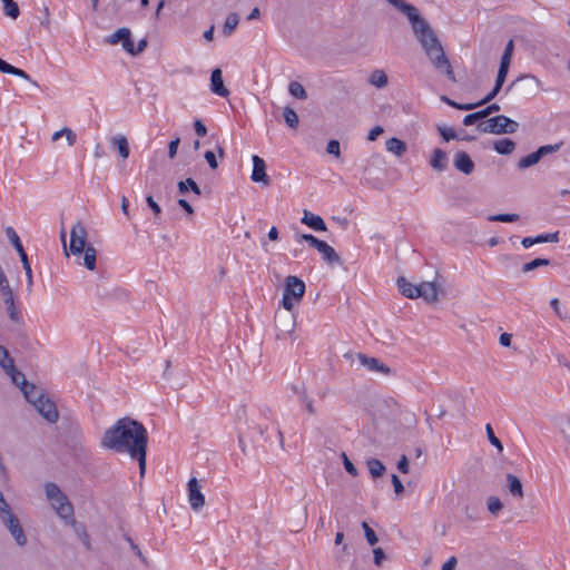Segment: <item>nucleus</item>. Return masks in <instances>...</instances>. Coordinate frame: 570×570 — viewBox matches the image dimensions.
Returning a JSON list of instances; mask_svg holds the SVG:
<instances>
[{
	"label": "nucleus",
	"instance_id": "obj_11",
	"mask_svg": "<svg viewBox=\"0 0 570 570\" xmlns=\"http://www.w3.org/2000/svg\"><path fill=\"white\" fill-rule=\"evenodd\" d=\"M35 407L39 412L41 416H43L48 422L56 423L59 419V413L56 407V404L47 399L45 395H39L35 400Z\"/></svg>",
	"mask_w": 570,
	"mask_h": 570
},
{
	"label": "nucleus",
	"instance_id": "obj_42",
	"mask_svg": "<svg viewBox=\"0 0 570 570\" xmlns=\"http://www.w3.org/2000/svg\"><path fill=\"white\" fill-rule=\"evenodd\" d=\"M487 508L490 513L497 514L500 510H502L503 504L498 497L491 495L487 500Z\"/></svg>",
	"mask_w": 570,
	"mask_h": 570
},
{
	"label": "nucleus",
	"instance_id": "obj_25",
	"mask_svg": "<svg viewBox=\"0 0 570 570\" xmlns=\"http://www.w3.org/2000/svg\"><path fill=\"white\" fill-rule=\"evenodd\" d=\"M110 142L117 149L121 158L127 159L129 157V145L124 135L112 137Z\"/></svg>",
	"mask_w": 570,
	"mask_h": 570
},
{
	"label": "nucleus",
	"instance_id": "obj_47",
	"mask_svg": "<svg viewBox=\"0 0 570 570\" xmlns=\"http://www.w3.org/2000/svg\"><path fill=\"white\" fill-rule=\"evenodd\" d=\"M438 130L441 135V137L445 140V141H450L452 139H458V136L454 132V130L450 127H446V126H438Z\"/></svg>",
	"mask_w": 570,
	"mask_h": 570
},
{
	"label": "nucleus",
	"instance_id": "obj_63",
	"mask_svg": "<svg viewBox=\"0 0 570 570\" xmlns=\"http://www.w3.org/2000/svg\"><path fill=\"white\" fill-rule=\"evenodd\" d=\"M146 202L155 215H159L161 213L160 206L154 200L151 196H147Z\"/></svg>",
	"mask_w": 570,
	"mask_h": 570
},
{
	"label": "nucleus",
	"instance_id": "obj_13",
	"mask_svg": "<svg viewBox=\"0 0 570 570\" xmlns=\"http://www.w3.org/2000/svg\"><path fill=\"white\" fill-rule=\"evenodd\" d=\"M188 501L194 511H199L205 504V497L196 478L188 481Z\"/></svg>",
	"mask_w": 570,
	"mask_h": 570
},
{
	"label": "nucleus",
	"instance_id": "obj_29",
	"mask_svg": "<svg viewBox=\"0 0 570 570\" xmlns=\"http://www.w3.org/2000/svg\"><path fill=\"white\" fill-rule=\"evenodd\" d=\"M83 265L89 269L94 271L96 268V256L97 252L92 245H88L83 249Z\"/></svg>",
	"mask_w": 570,
	"mask_h": 570
},
{
	"label": "nucleus",
	"instance_id": "obj_54",
	"mask_svg": "<svg viewBox=\"0 0 570 570\" xmlns=\"http://www.w3.org/2000/svg\"><path fill=\"white\" fill-rule=\"evenodd\" d=\"M179 142H180V138L179 137H176L175 139H173L169 142V145H168V157L170 159L176 157Z\"/></svg>",
	"mask_w": 570,
	"mask_h": 570
},
{
	"label": "nucleus",
	"instance_id": "obj_44",
	"mask_svg": "<svg viewBox=\"0 0 570 570\" xmlns=\"http://www.w3.org/2000/svg\"><path fill=\"white\" fill-rule=\"evenodd\" d=\"M487 436L489 442L498 449L499 452L503 451L501 441L494 435L493 429L490 424L485 425Z\"/></svg>",
	"mask_w": 570,
	"mask_h": 570
},
{
	"label": "nucleus",
	"instance_id": "obj_8",
	"mask_svg": "<svg viewBox=\"0 0 570 570\" xmlns=\"http://www.w3.org/2000/svg\"><path fill=\"white\" fill-rule=\"evenodd\" d=\"M344 358L350 361L351 365H355L356 361L361 366L366 367L368 371L372 372H381L385 375L390 374V367L383 363H381L375 357H370L363 353H352L347 352L344 354Z\"/></svg>",
	"mask_w": 570,
	"mask_h": 570
},
{
	"label": "nucleus",
	"instance_id": "obj_24",
	"mask_svg": "<svg viewBox=\"0 0 570 570\" xmlns=\"http://www.w3.org/2000/svg\"><path fill=\"white\" fill-rule=\"evenodd\" d=\"M505 480H507L509 492L513 497L522 499L524 497V493H523V487H522L520 479L512 473H508L505 476Z\"/></svg>",
	"mask_w": 570,
	"mask_h": 570
},
{
	"label": "nucleus",
	"instance_id": "obj_27",
	"mask_svg": "<svg viewBox=\"0 0 570 570\" xmlns=\"http://www.w3.org/2000/svg\"><path fill=\"white\" fill-rule=\"evenodd\" d=\"M0 366L6 373L14 372V361L2 345H0Z\"/></svg>",
	"mask_w": 570,
	"mask_h": 570
},
{
	"label": "nucleus",
	"instance_id": "obj_7",
	"mask_svg": "<svg viewBox=\"0 0 570 570\" xmlns=\"http://www.w3.org/2000/svg\"><path fill=\"white\" fill-rule=\"evenodd\" d=\"M540 80L530 73L522 75L514 79L505 89V92L514 91L520 97L535 96L540 89Z\"/></svg>",
	"mask_w": 570,
	"mask_h": 570
},
{
	"label": "nucleus",
	"instance_id": "obj_46",
	"mask_svg": "<svg viewBox=\"0 0 570 570\" xmlns=\"http://www.w3.org/2000/svg\"><path fill=\"white\" fill-rule=\"evenodd\" d=\"M362 528L364 530V534L368 544L374 546L377 542L375 531L367 524V522H362Z\"/></svg>",
	"mask_w": 570,
	"mask_h": 570
},
{
	"label": "nucleus",
	"instance_id": "obj_20",
	"mask_svg": "<svg viewBox=\"0 0 570 570\" xmlns=\"http://www.w3.org/2000/svg\"><path fill=\"white\" fill-rule=\"evenodd\" d=\"M315 248L322 254L323 259L327 264L333 265V264H341L342 263V259L338 256V254L326 242L321 240L320 244Z\"/></svg>",
	"mask_w": 570,
	"mask_h": 570
},
{
	"label": "nucleus",
	"instance_id": "obj_5",
	"mask_svg": "<svg viewBox=\"0 0 570 570\" xmlns=\"http://www.w3.org/2000/svg\"><path fill=\"white\" fill-rule=\"evenodd\" d=\"M305 283L297 276L289 275L285 278V286L282 298V306L291 312L294 303L301 302L305 294Z\"/></svg>",
	"mask_w": 570,
	"mask_h": 570
},
{
	"label": "nucleus",
	"instance_id": "obj_21",
	"mask_svg": "<svg viewBox=\"0 0 570 570\" xmlns=\"http://www.w3.org/2000/svg\"><path fill=\"white\" fill-rule=\"evenodd\" d=\"M302 223L316 232H325L327 229L326 224L321 216L314 215L306 209L303 213Z\"/></svg>",
	"mask_w": 570,
	"mask_h": 570
},
{
	"label": "nucleus",
	"instance_id": "obj_55",
	"mask_svg": "<svg viewBox=\"0 0 570 570\" xmlns=\"http://www.w3.org/2000/svg\"><path fill=\"white\" fill-rule=\"evenodd\" d=\"M7 311L11 321L16 323H19L21 321L20 313L18 312L14 303H12V305H7Z\"/></svg>",
	"mask_w": 570,
	"mask_h": 570
},
{
	"label": "nucleus",
	"instance_id": "obj_10",
	"mask_svg": "<svg viewBox=\"0 0 570 570\" xmlns=\"http://www.w3.org/2000/svg\"><path fill=\"white\" fill-rule=\"evenodd\" d=\"M87 230L85 226L77 222L70 230V245L69 249L73 255L82 254L87 245Z\"/></svg>",
	"mask_w": 570,
	"mask_h": 570
},
{
	"label": "nucleus",
	"instance_id": "obj_64",
	"mask_svg": "<svg viewBox=\"0 0 570 570\" xmlns=\"http://www.w3.org/2000/svg\"><path fill=\"white\" fill-rule=\"evenodd\" d=\"M458 563V560L455 557H451L442 567V570H454L455 566Z\"/></svg>",
	"mask_w": 570,
	"mask_h": 570
},
{
	"label": "nucleus",
	"instance_id": "obj_50",
	"mask_svg": "<svg viewBox=\"0 0 570 570\" xmlns=\"http://www.w3.org/2000/svg\"><path fill=\"white\" fill-rule=\"evenodd\" d=\"M326 151L330 155H333L335 157H340L341 150H340V142L335 139H332L327 142Z\"/></svg>",
	"mask_w": 570,
	"mask_h": 570
},
{
	"label": "nucleus",
	"instance_id": "obj_12",
	"mask_svg": "<svg viewBox=\"0 0 570 570\" xmlns=\"http://www.w3.org/2000/svg\"><path fill=\"white\" fill-rule=\"evenodd\" d=\"M252 160H253V170H252L250 179L254 183H261L263 186H268L271 184V178L266 174L265 160L257 155H254L252 157Z\"/></svg>",
	"mask_w": 570,
	"mask_h": 570
},
{
	"label": "nucleus",
	"instance_id": "obj_2",
	"mask_svg": "<svg viewBox=\"0 0 570 570\" xmlns=\"http://www.w3.org/2000/svg\"><path fill=\"white\" fill-rule=\"evenodd\" d=\"M394 9L404 14L412 31L423 48L433 67L455 82V75L446 57L443 46L430 23L421 16L420 10L405 0H393Z\"/></svg>",
	"mask_w": 570,
	"mask_h": 570
},
{
	"label": "nucleus",
	"instance_id": "obj_18",
	"mask_svg": "<svg viewBox=\"0 0 570 570\" xmlns=\"http://www.w3.org/2000/svg\"><path fill=\"white\" fill-rule=\"evenodd\" d=\"M210 89L214 94L220 97H227L229 95L228 89L224 86L222 70L219 68L212 71Z\"/></svg>",
	"mask_w": 570,
	"mask_h": 570
},
{
	"label": "nucleus",
	"instance_id": "obj_59",
	"mask_svg": "<svg viewBox=\"0 0 570 570\" xmlns=\"http://www.w3.org/2000/svg\"><path fill=\"white\" fill-rule=\"evenodd\" d=\"M7 374L11 376L14 384L21 385V387L23 386V379H26L23 373L18 372L17 368L14 367V372Z\"/></svg>",
	"mask_w": 570,
	"mask_h": 570
},
{
	"label": "nucleus",
	"instance_id": "obj_35",
	"mask_svg": "<svg viewBox=\"0 0 570 570\" xmlns=\"http://www.w3.org/2000/svg\"><path fill=\"white\" fill-rule=\"evenodd\" d=\"M189 189L193 193H195L196 195H200V189H199L198 185L196 184V181L193 178H187L186 180H183V181L178 183V191L180 194H185Z\"/></svg>",
	"mask_w": 570,
	"mask_h": 570
},
{
	"label": "nucleus",
	"instance_id": "obj_26",
	"mask_svg": "<svg viewBox=\"0 0 570 570\" xmlns=\"http://www.w3.org/2000/svg\"><path fill=\"white\" fill-rule=\"evenodd\" d=\"M493 149L500 155H510L515 149V142L510 138L494 141Z\"/></svg>",
	"mask_w": 570,
	"mask_h": 570
},
{
	"label": "nucleus",
	"instance_id": "obj_49",
	"mask_svg": "<svg viewBox=\"0 0 570 570\" xmlns=\"http://www.w3.org/2000/svg\"><path fill=\"white\" fill-rule=\"evenodd\" d=\"M296 237H297V242H302V240H304V242L308 243V244H309V246H312V247H314V248H315V247L320 244V242H321V239L316 238V237H315V236H313L312 234H299V235H297Z\"/></svg>",
	"mask_w": 570,
	"mask_h": 570
},
{
	"label": "nucleus",
	"instance_id": "obj_45",
	"mask_svg": "<svg viewBox=\"0 0 570 570\" xmlns=\"http://www.w3.org/2000/svg\"><path fill=\"white\" fill-rule=\"evenodd\" d=\"M537 244L541 243H558L559 242V232L541 234L535 236Z\"/></svg>",
	"mask_w": 570,
	"mask_h": 570
},
{
	"label": "nucleus",
	"instance_id": "obj_9",
	"mask_svg": "<svg viewBox=\"0 0 570 570\" xmlns=\"http://www.w3.org/2000/svg\"><path fill=\"white\" fill-rule=\"evenodd\" d=\"M6 234H7L8 238L11 240L14 248L17 249L18 254L21 255V263H22L23 269L26 272V276H27V285L30 288L33 284V281H32V271H31V266H30L27 253L20 242L18 234L14 232V229L12 227H7Z\"/></svg>",
	"mask_w": 570,
	"mask_h": 570
},
{
	"label": "nucleus",
	"instance_id": "obj_23",
	"mask_svg": "<svg viewBox=\"0 0 570 570\" xmlns=\"http://www.w3.org/2000/svg\"><path fill=\"white\" fill-rule=\"evenodd\" d=\"M430 165L438 171H443L448 167V155L444 150L436 148L433 150Z\"/></svg>",
	"mask_w": 570,
	"mask_h": 570
},
{
	"label": "nucleus",
	"instance_id": "obj_28",
	"mask_svg": "<svg viewBox=\"0 0 570 570\" xmlns=\"http://www.w3.org/2000/svg\"><path fill=\"white\" fill-rule=\"evenodd\" d=\"M239 23V17L236 12H232L227 16L225 23L223 26L224 36H230Z\"/></svg>",
	"mask_w": 570,
	"mask_h": 570
},
{
	"label": "nucleus",
	"instance_id": "obj_17",
	"mask_svg": "<svg viewBox=\"0 0 570 570\" xmlns=\"http://www.w3.org/2000/svg\"><path fill=\"white\" fill-rule=\"evenodd\" d=\"M420 297L426 303L433 304L439 301V287L434 282H423L419 284Z\"/></svg>",
	"mask_w": 570,
	"mask_h": 570
},
{
	"label": "nucleus",
	"instance_id": "obj_53",
	"mask_svg": "<svg viewBox=\"0 0 570 570\" xmlns=\"http://www.w3.org/2000/svg\"><path fill=\"white\" fill-rule=\"evenodd\" d=\"M342 458H343V463H344L345 470L351 475L356 476L357 475V470H356L355 465L348 460L347 455L344 452L342 453Z\"/></svg>",
	"mask_w": 570,
	"mask_h": 570
},
{
	"label": "nucleus",
	"instance_id": "obj_32",
	"mask_svg": "<svg viewBox=\"0 0 570 570\" xmlns=\"http://www.w3.org/2000/svg\"><path fill=\"white\" fill-rule=\"evenodd\" d=\"M21 390H22L26 399L29 402H31L32 404L35 403V400L37 399V396L42 395L39 392L38 387L35 384L27 382L26 379H23V386Z\"/></svg>",
	"mask_w": 570,
	"mask_h": 570
},
{
	"label": "nucleus",
	"instance_id": "obj_52",
	"mask_svg": "<svg viewBox=\"0 0 570 570\" xmlns=\"http://www.w3.org/2000/svg\"><path fill=\"white\" fill-rule=\"evenodd\" d=\"M373 556H374V563L379 567L382 566L384 560H386V554L382 548H374Z\"/></svg>",
	"mask_w": 570,
	"mask_h": 570
},
{
	"label": "nucleus",
	"instance_id": "obj_48",
	"mask_svg": "<svg viewBox=\"0 0 570 570\" xmlns=\"http://www.w3.org/2000/svg\"><path fill=\"white\" fill-rule=\"evenodd\" d=\"M560 148V145H544L539 147L535 151L538 153L539 157L542 158L549 154L556 153Z\"/></svg>",
	"mask_w": 570,
	"mask_h": 570
},
{
	"label": "nucleus",
	"instance_id": "obj_38",
	"mask_svg": "<svg viewBox=\"0 0 570 570\" xmlns=\"http://www.w3.org/2000/svg\"><path fill=\"white\" fill-rule=\"evenodd\" d=\"M288 91L292 96H294L297 99H306L307 92L302 83L297 81H292L288 86Z\"/></svg>",
	"mask_w": 570,
	"mask_h": 570
},
{
	"label": "nucleus",
	"instance_id": "obj_34",
	"mask_svg": "<svg viewBox=\"0 0 570 570\" xmlns=\"http://www.w3.org/2000/svg\"><path fill=\"white\" fill-rule=\"evenodd\" d=\"M283 117L288 127L293 129L297 128L299 120L294 109H292L291 107H285L283 111Z\"/></svg>",
	"mask_w": 570,
	"mask_h": 570
},
{
	"label": "nucleus",
	"instance_id": "obj_30",
	"mask_svg": "<svg viewBox=\"0 0 570 570\" xmlns=\"http://www.w3.org/2000/svg\"><path fill=\"white\" fill-rule=\"evenodd\" d=\"M367 468H368V471H370L372 478H374V479L381 478L386 472V468L377 459L368 460Z\"/></svg>",
	"mask_w": 570,
	"mask_h": 570
},
{
	"label": "nucleus",
	"instance_id": "obj_39",
	"mask_svg": "<svg viewBox=\"0 0 570 570\" xmlns=\"http://www.w3.org/2000/svg\"><path fill=\"white\" fill-rule=\"evenodd\" d=\"M550 265V261L547 259V258H534L533 261L529 262V263H525L523 266H522V272L523 273H529V272H532L539 267H542V266H548Z\"/></svg>",
	"mask_w": 570,
	"mask_h": 570
},
{
	"label": "nucleus",
	"instance_id": "obj_16",
	"mask_svg": "<svg viewBox=\"0 0 570 570\" xmlns=\"http://www.w3.org/2000/svg\"><path fill=\"white\" fill-rule=\"evenodd\" d=\"M276 326L283 334H291L295 327V317L289 312L277 313L275 315Z\"/></svg>",
	"mask_w": 570,
	"mask_h": 570
},
{
	"label": "nucleus",
	"instance_id": "obj_57",
	"mask_svg": "<svg viewBox=\"0 0 570 570\" xmlns=\"http://www.w3.org/2000/svg\"><path fill=\"white\" fill-rule=\"evenodd\" d=\"M204 157H205V159H206V161H207L208 166H209L213 170L217 169V167H218V163H217V160H216V156H215V154H214L213 151L207 150V151L205 153Z\"/></svg>",
	"mask_w": 570,
	"mask_h": 570
},
{
	"label": "nucleus",
	"instance_id": "obj_3",
	"mask_svg": "<svg viewBox=\"0 0 570 570\" xmlns=\"http://www.w3.org/2000/svg\"><path fill=\"white\" fill-rule=\"evenodd\" d=\"M45 492L51 507L60 518L68 519L73 515L72 504L56 483L47 482L45 484Z\"/></svg>",
	"mask_w": 570,
	"mask_h": 570
},
{
	"label": "nucleus",
	"instance_id": "obj_36",
	"mask_svg": "<svg viewBox=\"0 0 570 570\" xmlns=\"http://www.w3.org/2000/svg\"><path fill=\"white\" fill-rule=\"evenodd\" d=\"M400 425L404 426L405 429H413L416 424V416L413 412L410 411H401L400 412Z\"/></svg>",
	"mask_w": 570,
	"mask_h": 570
},
{
	"label": "nucleus",
	"instance_id": "obj_15",
	"mask_svg": "<svg viewBox=\"0 0 570 570\" xmlns=\"http://www.w3.org/2000/svg\"><path fill=\"white\" fill-rule=\"evenodd\" d=\"M453 164L459 171L465 175H470L474 170V163L465 151H458L454 155Z\"/></svg>",
	"mask_w": 570,
	"mask_h": 570
},
{
	"label": "nucleus",
	"instance_id": "obj_19",
	"mask_svg": "<svg viewBox=\"0 0 570 570\" xmlns=\"http://www.w3.org/2000/svg\"><path fill=\"white\" fill-rule=\"evenodd\" d=\"M0 71L3 72V73H9V75H13V76H17V77H20V78H23L28 81L31 82L33 89H39V85L37 81L35 80H31L29 75L22 70V69H19L10 63H8L7 61H4L3 59L0 58Z\"/></svg>",
	"mask_w": 570,
	"mask_h": 570
},
{
	"label": "nucleus",
	"instance_id": "obj_51",
	"mask_svg": "<svg viewBox=\"0 0 570 570\" xmlns=\"http://www.w3.org/2000/svg\"><path fill=\"white\" fill-rule=\"evenodd\" d=\"M125 539L126 541L129 543L131 550L135 552V554L142 561V562H147L145 556L142 554L141 550L139 549V547L131 540V538L127 534H125Z\"/></svg>",
	"mask_w": 570,
	"mask_h": 570
},
{
	"label": "nucleus",
	"instance_id": "obj_1",
	"mask_svg": "<svg viewBox=\"0 0 570 570\" xmlns=\"http://www.w3.org/2000/svg\"><path fill=\"white\" fill-rule=\"evenodd\" d=\"M100 444L104 449L129 454L138 461L140 475L145 474L148 433L142 423L121 417L105 431Z\"/></svg>",
	"mask_w": 570,
	"mask_h": 570
},
{
	"label": "nucleus",
	"instance_id": "obj_14",
	"mask_svg": "<svg viewBox=\"0 0 570 570\" xmlns=\"http://www.w3.org/2000/svg\"><path fill=\"white\" fill-rule=\"evenodd\" d=\"M131 33L128 28H119L116 30L109 38L107 42L110 45H116L119 41L122 42V48L130 55H135V47L130 38Z\"/></svg>",
	"mask_w": 570,
	"mask_h": 570
},
{
	"label": "nucleus",
	"instance_id": "obj_43",
	"mask_svg": "<svg viewBox=\"0 0 570 570\" xmlns=\"http://www.w3.org/2000/svg\"><path fill=\"white\" fill-rule=\"evenodd\" d=\"M490 222H500V223H512L519 219L518 214H497L491 215L488 218Z\"/></svg>",
	"mask_w": 570,
	"mask_h": 570
},
{
	"label": "nucleus",
	"instance_id": "obj_41",
	"mask_svg": "<svg viewBox=\"0 0 570 570\" xmlns=\"http://www.w3.org/2000/svg\"><path fill=\"white\" fill-rule=\"evenodd\" d=\"M485 117H487V112H484L483 109L472 112V114H468L463 118V125L471 126V125L478 122L479 120L484 119Z\"/></svg>",
	"mask_w": 570,
	"mask_h": 570
},
{
	"label": "nucleus",
	"instance_id": "obj_60",
	"mask_svg": "<svg viewBox=\"0 0 570 570\" xmlns=\"http://www.w3.org/2000/svg\"><path fill=\"white\" fill-rule=\"evenodd\" d=\"M394 154L401 156L406 150V145L404 141L394 137Z\"/></svg>",
	"mask_w": 570,
	"mask_h": 570
},
{
	"label": "nucleus",
	"instance_id": "obj_33",
	"mask_svg": "<svg viewBox=\"0 0 570 570\" xmlns=\"http://www.w3.org/2000/svg\"><path fill=\"white\" fill-rule=\"evenodd\" d=\"M61 135H65L66 139H67V142L69 146H73L76 144V140H77V136L76 134L68 127H65L62 128L61 130H58L56 131L51 139L52 141H57L58 139L61 138Z\"/></svg>",
	"mask_w": 570,
	"mask_h": 570
},
{
	"label": "nucleus",
	"instance_id": "obj_4",
	"mask_svg": "<svg viewBox=\"0 0 570 570\" xmlns=\"http://www.w3.org/2000/svg\"><path fill=\"white\" fill-rule=\"evenodd\" d=\"M518 128L519 124L504 115L489 118L476 126L480 132L493 135L514 134Z\"/></svg>",
	"mask_w": 570,
	"mask_h": 570
},
{
	"label": "nucleus",
	"instance_id": "obj_58",
	"mask_svg": "<svg viewBox=\"0 0 570 570\" xmlns=\"http://www.w3.org/2000/svg\"><path fill=\"white\" fill-rule=\"evenodd\" d=\"M396 468L397 470L401 472V473H407L409 472V460H407V456L405 454H402L397 464H396Z\"/></svg>",
	"mask_w": 570,
	"mask_h": 570
},
{
	"label": "nucleus",
	"instance_id": "obj_22",
	"mask_svg": "<svg viewBox=\"0 0 570 570\" xmlns=\"http://www.w3.org/2000/svg\"><path fill=\"white\" fill-rule=\"evenodd\" d=\"M397 287L401 294L407 298H419L420 297V288L419 285H414L407 282L404 277H399Z\"/></svg>",
	"mask_w": 570,
	"mask_h": 570
},
{
	"label": "nucleus",
	"instance_id": "obj_37",
	"mask_svg": "<svg viewBox=\"0 0 570 570\" xmlns=\"http://www.w3.org/2000/svg\"><path fill=\"white\" fill-rule=\"evenodd\" d=\"M541 158L539 157L538 153L534 151L532 154H529L527 155L525 157H522L519 161H518V168L519 169H525V168H529L535 164L539 163Z\"/></svg>",
	"mask_w": 570,
	"mask_h": 570
},
{
	"label": "nucleus",
	"instance_id": "obj_40",
	"mask_svg": "<svg viewBox=\"0 0 570 570\" xmlns=\"http://www.w3.org/2000/svg\"><path fill=\"white\" fill-rule=\"evenodd\" d=\"M4 12L8 17L17 19L19 17V7L13 0H2Z\"/></svg>",
	"mask_w": 570,
	"mask_h": 570
},
{
	"label": "nucleus",
	"instance_id": "obj_62",
	"mask_svg": "<svg viewBox=\"0 0 570 570\" xmlns=\"http://www.w3.org/2000/svg\"><path fill=\"white\" fill-rule=\"evenodd\" d=\"M384 129L381 126H375L373 129L370 130L367 135V140L374 141L377 139V137L383 134Z\"/></svg>",
	"mask_w": 570,
	"mask_h": 570
},
{
	"label": "nucleus",
	"instance_id": "obj_56",
	"mask_svg": "<svg viewBox=\"0 0 570 570\" xmlns=\"http://www.w3.org/2000/svg\"><path fill=\"white\" fill-rule=\"evenodd\" d=\"M508 71L509 70H507V69L499 68L497 79H495V85H494L495 87H498V89H502V86L508 76Z\"/></svg>",
	"mask_w": 570,
	"mask_h": 570
},
{
	"label": "nucleus",
	"instance_id": "obj_61",
	"mask_svg": "<svg viewBox=\"0 0 570 570\" xmlns=\"http://www.w3.org/2000/svg\"><path fill=\"white\" fill-rule=\"evenodd\" d=\"M194 129L197 136L204 137L207 135V128L200 120H195Z\"/></svg>",
	"mask_w": 570,
	"mask_h": 570
},
{
	"label": "nucleus",
	"instance_id": "obj_31",
	"mask_svg": "<svg viewBox=\"0 0 570 570\" xmlns=\"http://www.w3.org/2000/svg\"><path fill=\"white\" fill-rule=\"evenodd\" d=\"M387 82V75L383 70H374L370 76V83L377 88L385 87Z\"/></svg>",
	"mask_w": 570,
	"mask_h": 570
},
{
	"label": "nucleus",
	"instance_id": "obj_6",
	"mask_svg": "<svg viewBox=\"0 0 570 570\" xmlns=\"http://www.w3.org/2000/svg\"><path fill=\"white\" fill-rule=\"evenodd\" d=\"M0 520L6 525L17 544L19 547H24L28 542L27 537L19 519L12 512L10 505L7 502L0 504Z\"/></svg>",
	"mask_w": 570,
	"mask_h": 570
}]
</instances>
